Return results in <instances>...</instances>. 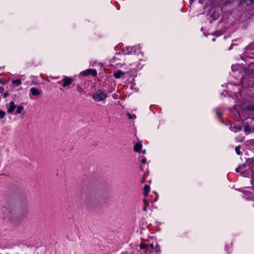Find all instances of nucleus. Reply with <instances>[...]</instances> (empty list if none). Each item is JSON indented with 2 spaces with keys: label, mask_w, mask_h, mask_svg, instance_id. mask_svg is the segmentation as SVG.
I'll use <instances>...</instances> for the list:
<instances>
[{
  "label": "nucleus",
  "mask_w": 254,
  "mask_h": 254,
  "mask_svg": "<svg viewBox=\"0 0 254 254\" xmlns=\"http://www.w3.org/2000/svg\"><path fill=\"white\" fill-rule=\"evenodd\" d=\"M6 217L10 218H15L23 219L26 217L28 214V210H20L17 211L15 208L12 207H8L6 208L5 211L4 210Z\"/></svg>",
  "instance_id": "f257e3e1"
},
{
  "label": "nucleus",
  "mask_w": 254,
  "mask_h": 254,
  "mask_svg": "<svg viewBox=\"0 0 254 254\" xmlns=\"http://www.w3.org/2000/svg\"><path fill=\"white\" fill-rule=\"evenodd\" d=\"M107 97L106 94H105L102 90H99L93 95V98L97 101H101L104 100Z\"/></svg>",
  "instance_id": "f03ea898"
},
{
  "label": "nucleus",
  "mask_w": 254,
  "mask_h": 254,
  "mask_svg": "<svg viewBox=\"0 0 254 254\" xmlns=\"http://www.w3.org/2000/svg\"><path fill=\"white\" fill-rule=\"evenodd\" d=\"M73 80L72 78H69L68 77H65L63 79V86L64 87H65L68 85L71 84Z\"/></svg>",
  "instance_id": "7ed1b4c3"
},
{
  "label": "nucleus",
  "mask_w": 254,
  "mask_h": 254,
  "mask_svg": "<svg viewBox=\"0 0 254 254\" xmlns=\"http://www.w3.org/2000/svg\"><path fill=\"white\" fill-rule=\"evenodd\" d=\"M82 74L84 76H86L89 74H92L93 76H96L97 75V71L96 70L89 69L86 71H83Z\"/></svg>",
  "instance_id": "20e7f679"
},
{
  "label": "nucleus",
  "mask_w": 254,
  "mask_h": 254,
  "mask_svg": "<svg viewBox=\"0 0 254 254\" xmlns=\"http://www.w3.org/2000/svg\"><path fill=\"white\" fill-rule=\"evenodd\" d=\"M16 106L15 105L14 103L12 101L10 102L9 103V106L7 110V112L9 114L12 113L15 109L16 108Z\"/></svg>",
  "instance_id": "39448f33"
},
{
  "label": "nucleus",
  "mask_w": 254,
  "mask_h": 254,
  "mask_svg": "<svg viewBox=\"0 0 254 254\" xmlns=\"http://www.w3.org/2000/svg\"><path fill=\"white\" fill-rule=\"evenodd\" d=\"M30 91L31 94L34 96H38L40 94V91L36 88H31L30 89Z\"/></svg>",
  "instance_id": "423d86ee"
},
{
  "label": "nucleus",
  "mask_w": 254,
  "mask_h": 254,
  "mask_svg": "<svg viewBox=\"0 0 254 254\" xmlns=\"http://www.w3.org/2000/svg\"><path fill=\"white\" fill-rule=\"evenodd\" d=\"M114 76L117 78H120L122 76L124 75V72L121 70H118L114 73Z\"/></svg>",
  "instance_id": "0eeeda50"
},
{
  "label": "nucleus",
  "mask_w": 254,
  "mask_h": 254,
  "mask_svg": "<svg viewBox=\"0 0 254 254\" xmlns=\"http://www.w3.org/2000/svg\"><path fill=\"white\" fill-rule=\"evenodd\" d=\"M142 147V145L140 143H137L134 146V151L135 152L139 151Z\"/></svg>",
  "instance_id": "6e6552de"
},
{
  "label": "nucleus",
  "mask_w": 254,
  "mask_h": 254,
  "mask_svg": "<svg viewBox=\"0 0 254 254\" xmlns=\"http://www.w3.org/2000/svg\"><path fill=\"white\" fill-rule=\"evenodd\" d=\"M149 191V187L148 185H145L144 187L143 194L145 196L148 195V193Z\"/></svg>",
  "instance_id": "1a4fd4ad"
},
{
  "label": "nucleus",
  "mask_w": 254,
  "mask_h": 254,
  "mask_svg": "<svg viewBox=\"0 0 254 254\" xmlns=\"http://www.w3.org/2000/svg\"><path fill=\"white\" fill-rule=\"evenodd\" d=\"M140 248L141 249H145L146 251H149V247L148 245H146L145 244H141L140 245Z\"/></svg>",
  "instance_id": "9d476101"
},
{
  "label": "nucleus",
  "mask_w": 254,
  "mask_h": 254,
  "mask_svg": "<svg viewBox=\"0 0 254 254\" xmlns=\"http://www.w3.org/2000/svg\"><path fill=\"white\" fill-rule=\"evenodd\" d=\"M23 110H24V107L22 106H19L17 108L16 113L17 114H21L22 112V111H23Z\"/></svg>",
  "instance_id": "9b49d317"
},
{
  "label": "nucleus",
  "mask_w": 254,
  "mask_h": 254,
  "mask_svg": "<svg viewBox=\"0 0 254 254\" xmlns=\"http://www.w3.org/2000/svg\"><path fill=\"white\" fill-rule=\"evenodd\" d=\"M12 84H16L17 86L19 85L21 83V81L19 79L13 80L12 82Z\"/></svg>",
  "instance_id": "f8f14e48"
},
{
  "label": "nucleus",
  "mask_w": 254,
  "mask_h": 254,
  "mask_svg": "<svg viewBox=\"0 0 254 254\" xmlns=\"http://www.w3.org/2000/svg\"><path fill=\"white\" fill-rule=\"evenodd\" d=\"M218 13L216 12L215 10H214L213 14H211V17L213 19H216L218 18Z\"/></svg>",
  "instance_id": "ddd939ff"
},
{
  "label": "nucleus",
  "mask_w": 254,
  "mask_h": 254,
  "mask_svg": "<svg viewBox=\"0 0 254 254\" xmlns=\"http://www.w3.org/2000/svg\"><path fill=\"white\" fill-rule=\"evenodd\" d=\"M144 201L145 202V207L144 208H143V210L144 211H146V209H147V207L149 206V203L147 201L146 199H144Z\"/></svg>",
  "instance_id": "4468645a"
},
{
  "label": "nucleus",
  "mask_w": 254,
  "mask_h": 254,
  "mask_svg": "<svg viewBox=\"0 0 254 254\" xmlns=\"http://www.w3.org/2000/svg\"><path fill=\"white\" fill-rule=\"evenodd\" d=\"M5 113L4 111L0 110V118L2 119L4 117Z\"/></svg>",
  "instance_id": "2eb2a0df"
},
{
  "label": "nucleus",
  "mask_w": 254,
  "mask_h": 254,
  "mask_svg": "<svg viewBox=\"0 0 254 254\" xmlns=\"http://www.w3.org/2000/svg\"><path fill=\"white\" fill-rule=\"evenodd\" d=\"M235 150L237 152V153L238 154V155H240L241 154V152H240V148L239 146H237L236 148H235Z\"/></svg>",
  "instance_id": "dca6fc26"
},
{
  "label": "nucleus",
  "mask_w": 254,
  "mask_h": 254,
  "mask_svg": "<svg viewBox=\"0 0 254 254\" xmlns=\"http://www.w3.org/2000/svg\"><path fill=\"white\" fill-rule=\"evenodd\" d=\"M250 129V127L248 125H246L245 127V130L246 131H249Z\"/></svg>",
  "instance_id": "f3484780"
},
{
  "label": "nucleus",
  "mask_w": 254,
  "mask_h": 254,
  "mask_svg": "<svg viewBox=\"0 0 254 254\" xmlns=\"http://www.w3.org/2000/svg\"><path fill=\"white\" fill-rule=\"evenodd\" d=\"M127 115L128 116L129 119H132L135 118V116L134 115H133L132 116L130 115L129 114H127Z\"/></svg>",
  "instance_id": "a211bd4d"
},
{
  "label": "nucleus",
  "mask_w": 254,
  "mask_h": 254,
  "mask_svg": "<svg viewBox=\"0 0 254 254\" xmlns=\"http://www.w3.org/2000/svg\"><path fill=\"white\" fill-rule=\"evenodd\" d=\"M4 88L3 87H0V93H2L4 91Z\"/></svg>",
  "instance_id": "6ab92c4d"
},
{
  "label": "nucleus",
  "mask_w": 254,
  "mask_h": 254,
  "mask_svg": "<svg viewBox=\"0 0 254 254\" xmlns=\"http://www.w3.org/2000/svg\"><path fill=\"white\" fill-rule=\"evenodd\" d=\"M146 160L145 158H143L141 160V162L142 163H146Z\"/></svg>",
  "instance_id": "aec40b11"
},
{
  "label": "nucleus",
  "mask_w": 254,
  "mask_h": 254,
  "mask_svg": "<svg viewBox=\"0 0 254 254\" xmlns=\"http://www.w3.org/2000/svg\"><path fill=\"white\" fill-rule=\"evenodd\" d=\"M8 93L6 92L3 94V96L4 98H5L8 96Z\"/></svg>",
  "instance_id": "412c9836"
},
{
  "label": "nucleus",
  "mask_w": 254,
  "mask_h": 254,
  "mask_svg": "<svg viewBox=\"0 0 254 254\" xmlns=\"http://www.w3.org/2000/svg\"><path fill=\"white\" fill-rule=\"evenodd\" d=\"M149 247H150L151 249H153V244H151Z\"/></svg>",
  "instance_id": "4be33fe9"
},
{
  "label": "nucleus",
  "mask_w": 254,
  "mask_h": 254,
  "mask_svg": "<svg viewBox=\"0 0 254 254\" xmlns=\"http://www.w3.org/2000/svg\"><path fill=\"white\" fill-rule=\"evenodd\" d=\"M0 83L1 84H4V83L2 81L1 79H0Z\"/></svg>",
  "instance_id": "5701e85b"
},
{
  "label": "nucleus",
  "mask_w": 254,
  "mask_h": 254,
  "mask_svg": "<svg viewBox=\"0 0 254 254\" xmlns=\"http://www.w3.org/2000/svg\"><path fill=\"white\" fill-rule=\"evenodd\" d=\"M236 172H239V168H237L236 169Z\"/></svg>",
  "instance_id": "b1692460"
},
{
  "label": "nucleus",
  "mask_w": 254,
  "mask_h": 254,
  "mask_svg": "<svg viewBox=\"0 0 254 254\" xmlns=\"http://www.w3.org/2000/svg\"><path fill=\"white\" fill-rule=\"evenodd\" d=\"M143 154H145V150L143 151Z\"/></svg>",
  "instance_id": "393cba45"
}]
</instances>
